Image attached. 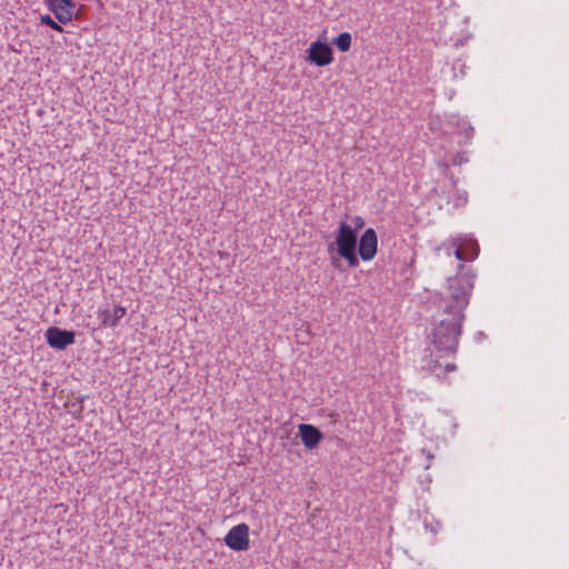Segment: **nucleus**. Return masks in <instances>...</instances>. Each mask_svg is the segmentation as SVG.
I'll return each mask as SVG.
<instances>
[{"label":"nucleus","mask_w":569,"mask_h":569,"mask_svg":"<svg viewBox=\"0 0 569 569\" xmlns=\"http://www.w3.org/2000/svg\"><path fill=\"white\" fill-rule=\"evenodd\" d=\"M473 279L475 276L466 270L463 264L458 266L455 277L448 278L449 295L445 307L447 318L440 320L433 331V343L438 349L456 352L463 319L462 311L469 302Z\"/></svg>","instance_id":"1"},{"label":"nucleus","mask_w":569,"mask_h":569,"mask_svg":"<svg viewBox=\"0 0 569 569\" xmlns=\"http://www.w3.org/2000/svg\"><path fill=\"white\" fill-rule=\"evenodd\" d=\"M126 315V307L120 305L113 306L112 308L109 306H100L97 310V322L92 325L88 323L87 327L90 328L92 332L106 328H116Z\"/></svg>","instance_id":"4"},{"label":"nucleus","mask_w":569,"mask_h":569,"mask_svg":"<svg viewBox=\"0 0 569 569\" xmlns=\"http://www.w3.org/2000/svg\"><path fill=\"white\" fill-rule=\"evenodd\" d=\"M446 254H451L459 261H470L477 258L479 247L475 239L468 237H455L442 244Z\"/></svg>","instance_id":"3"},{"label":"nucleus","mask_w":569,"mask_h":569,"mask_svg":"<svg viewBox=\"0 0 569 569\" xmlns=\"http://www.w3.org/2000/svg\"><path fill=\"white\" fill-rule=\"evenodd\" d=\"M333 50L332 48L319 38L312 41L307 49L306 61L312 66L322 68L333 62Z\"/></svg>","instance_id":"5"},{"label":"nucleus","mask_w":569,"mask_h":569,"mask_svg":"<svg viewBox=\"0 0 569 569\" xmlns=\"http://www.w3.org/2000/svg\"><path fill=\"white\" fill-rule=\"evenodd\" d=\"M249 530L244 522L233 526L223 538L226 546L233 551H247L250 548Z\"/></svg>","instance_id":"6"},{"label":"nucleus","mask_w":569,"mask_h":569,"mask_svg":"<svg viewBox=\"0 0 569 569\" xmlns=\"http://www.w3.org/2000/svg\"><path fill=\"white\" fill-rule=\"evenodd\" d=\"M352 34L348 31L341 32L332 39V43L340 52H348L352 46Z\"/></svg>","instance_id":"11"},{"label":"nucleus","mask_w":569,"mask_h":569,"mask_svg":"<svg viewBox=\"0 0 569 569\" xmlns=\"http://www.w3.org/2000/svg\"><path fill=\"white\" fill-rule=\"evenodd\" d=\"M298 428L301 441L308 450H312L319 446L323 436L318 428L307 423H301Z\"/></svg>","instance_id":"10"},{"label":"nucleus","mask_w":569,"mask_h":569,"mask_svg":"<svg viewBox=\"0 0 569 569\" xmlns=\"http://www.w3.org/2000/svg\"><path fill=\"white\" fill-rule=\"evenodd\" d=\"M446 370H447V371H453V370H456V365H448V366L446 367Z\"/></svg>","instance_id":"13"},{"label":"nucleus","mask_w":569,"mask_h":569,"mask_svg":"<svg viewBox=\"0 0 569 569\" xmlns=\"http://www.w3.org/2000/svg\"><path fill=\"white\" fill-rule=\"evenodd\" d=\"M46 3L60 23L72 20L76 4L71 0H47Z\"/></svg>","instance_id":"8"},{"label":"nucleus","mask_w":569,"mask_h":569,"mask_svg":"<svg viewBox=\"0 0 569 569\" xmlns=\"http://www.w3.org/2000/svg\"><path fill=\"white\" fill-rule=\"evenodd\" d=\"M322 39L326 40V31H322Z\"/></svg>","instance_id":"14"},{"label":"nucleus","mask_w":569,"mask_h":569,"mask_svg":"<svg viewBox=\"0 0 569 569\" xmlns=\"http://www.w3.org/2000/svg\"><path fill=\"white\" fill-rule=\"evenodd\" d=\"M40 22L44 26L50 27L51 29H53L58 32L63 31L62 27L58 22H56L49 14L40 16Z\"/></svg>","instance_id":"12"},{"label":"nucleus","mask_w":569,"mask_h":569,"mask_svg":"<svg viewBox=\"0 0 569 569\" xmlns=\"http://www.w3.org/2000/svg\"><path fill=\"white\" fill-rule=\"evenodd\" d=\"M47 342L51 348L62 350L74 343V332L51 327L46 332Z\"/></svg>","instance_id":"9"},{"label":"nucleus","mask_w":569,"mask_h":569,"mask_svg":"<svg viewBox=\"0 0 569 569\" xmlns=\"http://www.w3.org/2000/svg\"><path fill=\"white\" fill-rule=\"evenodd\" d=\"M365 227V220L357 216L350 218V221L340 220L336 231L335 244L337 253L343 258L349 267H357L359 259L357 256L358 231Z\"/></svg>","instance_id":"2"},{"label":"nucleus","mask_w":569,"mask_h":569,"mask_svg":"<svg viewBox=\"0 0 569 569\" xmlns=\"http://www.w3.org/2000/svg\"><path fill=\"white\" fill-rule=\"evenodd\" d=\"M378 251V237L372 228H368L359 239L358 252L362 261H371Z\"/></svg>","instance_id":"7"}]
</instances>
